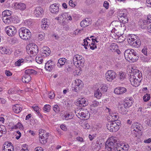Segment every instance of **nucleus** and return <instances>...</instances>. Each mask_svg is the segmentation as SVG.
I'll return each instance as SVG.
<instances>
[{
  "label": "nucleus",
  "instance_id": "09e8293b",
  "mask_svg": "<svg viewBox=\"0 0 151 151\" xmlns=\"http://www.w3.org/2000/svg\"><path fill=\"white\" fill-rule=\"evenodd\" d=\"M100 88V91L102 93H104L106 91L108 87L105 85H103Z\"/></svg>",
  "mask_w": 151,
  "mask_h": 151
},
{
  "label": "nucleus",
  "instance_id": "2eb2a0df",
  "mask_svg": "<svg viewBox=\"0 0 151 151\" xmlns=\"http://www.w3.org/2000/svg\"><path fill=\"white\" fill-rule=\"evenodd\" d=\"M55 64L52 60L48 61L46 63L45 65V68L46 70L50 71L54 68Z\"/></svg>",
  "mask_w": 151,
  "mask_h": 151
},
{
  "label": "nucleus",
  "instance_id": "423d86ee",
  "mask_svg": "<svg viewBox=\"0 0 151 151\" xmlns=\"http://www.w3.org/2000/svg\"><path fill=\"white\" fill-rule=\"evenodd\" d=\"M28 49V52H30L33 56L36 55L38 52L37 46L35 44H30L27 47V50Z\"/></svg>",
  "mask_w": 151,
  "mask_h": 151
},
{
  "label": "nucleus",
  "instance_id": "c03bdc74",
  "mask_svg": "<svg viewBox=\"0 0 151 151\" xmlns=\"http://www.w3.org/2000/svg\"><path fill=\"white\" fill-rule=\"evenodd\" d=\"M118 78L121 81L123 80L125 78V75L124 73L122 72H119L118 75Z\"/></svg>",
  "mask_w": 151,
  "mask_h": 151
},
{
  "label": "nucleus",
  "instance_id": "a211bd4d",
  "mask_svg": "<svg viewBox=\"0 0 151 151\" xmlns=\"http://www.w3.org/2000/svg\"><path fill=\"white\" fill-rule=\"evenodd\" d=\"M14 8L16 9H18L23 11L26 9V5L23 3L16 2L14 4Z\"/></svg>",
  "mask_w": 151,
  "mask_h": 151
},
{
  "label": "nucleus",
  "instance_id": "0eeeda50",
  "mask_svg": "<svg viewBox=\"0 0 151 151\" xmlns=\"http://www.w3.org/2000/svg\"><path fill=\"white\" fill-rule=\"evenodd\" d=\"M5 31L6 34L9 36H14L17 32L16 28L12 26H9L5 28Z\"/></svg>",
  "mask_w": 151,
  "mask_h": 151
},
{
  "label": "nucleus",
  "instance_id": "e433bc0d",
  "mask_svg": "<svg viewBox=\"0 0 151 151\" xmlns=\"http://www.w3.org/2000/svg\"><path fill=\"white\" fill-rule=\"evenodd\" d=\"M9 50L6 49L5 47H0V53L2 54H9Z\"/></svg>",
  "mask_w": 151,
  "mask_h": 151
},
{
  "label": "nucleus",
  "instance_id": "680f3d73",
  "mask_svg": "<svg viewBox=\"0 0 151 151\" xmlns=\"http://www.w3.org/2000/svg\"><path fill=\"white\" fill-rule=\"evenodd\" d=\"M69 4L70 6L73 7H75L76 6L75 3L72 0H70L69 2Z\"/></svg>",
  "mask_w": 151,
  "mask_h": 151
},
{
  "label": "nucleus",
  "instance_id": "a18cd8bd",
  "mask_svg": "<svg viewBox=\"0 0 151 151\" xmlns=\"http://www.w3.org/2000/svg\"><path fill=\"white\" fill-rule=\"evenodd\" d=\"M53 111L56 113H58L60 111L59 106L58 105H54L53 108Z\"/></svg>",
  "mask_w": 151,
  "mask_h": 151
},
{
  "label": "nucleus",
  "instance_id": "72a5a7b5",
  "mask_svg": "<svg viewBox=\"0 0 151 151\" xmlns=\"http://www.w3.org/2000/svg\"><path fill=\"white\" fill-rule=\"evenodd\" d=\"M122 104L128 109L132 105V101L129 100H125Z\"/></svg>",
  "mask_w": 151,
  "mask_h": 151
},
{
  "label": "nucleus",
  "instance_id": "f257e3e1",
  "mask_svg": "<svg viewBox=\"0 0 151 151\" xmlns=\"http://www.w3.org/2000/svg\"><path fill=\"white\" fill-rule=\"evenodd\" d=\"M20 37L24 40H29L31 37L30 31L25 27H22L19 30Z\"/></svg>",
  "mask_w": 151,
  "mask_h": 151
},
{
  "label": "nucleus",
  "instance_id": "4c0bfd02",
  "mask_svg": "<svg viewBox=\"0 0 151 151\" xmlns=\"http://www.w3.org/2000/svg\"><path fill=\"white\" fill-rule=\"evenodd\" d=\"M120 15H120V16L122 18L121 20H122L123 23H127L128 22V19L125 14L123 13L122 14H120Z\"/></svg>",
  "mask_w": 151,
  "mask_h": 151
},
{
  "label": "nucleus",
  "instance_id": "603ef678",
  "mask_svg": "<svg viewBox=\"0 0 151 151\" xmlns=\"http://www.w3.org/2000/svg\"><path fill=\"white\" fill-rule=\"evenodd\" d=\"M145 22L147 24H149L151 23V15H149L147 16V19Z\"/></svg>",
  "mask_w": 151,
  "mask_h": 151
},
{
  "label": "nucleus",
  "instance_id": "aec40b11",
  "mask_svg": "<svg viewBox=\"0 0 151 151\" xmlns=\"http://www.w3.org/2000/svg\"><path fill=\"white\" fill-rule=\"evenodd\" d=\"M134 77H130L129 80L131 84L134 86L135 87H137L140 84L141 82L140 79H135L134 78Z\"/></svg>",
  "mask_w": 151,
  "mask_h": 151
},
{
  "label": "nucleus",
  "instance_id": "473e14b6",
  "mask_svg": "<svg viewBox=\"0 0 151 151\" xmlns=\"http://www.w3.org/2000/svg\"><path fill=\"white\" fill-rule=\"evenodd\" d=\"M25 73L29 75H35L37 73V72L32 69H28L25 70Z\"/></svg>",
  "mask_w": 151,
  "mask_h": 151
},
{
  "label": "nucleus",
  "instance_id": "4468645a",
  "mask_svg": "<svg viewBox=\"0 0 151 151\" xmlns=\"http://www.w3.org/2000/svg\"><path fill=\"white\" fill-rule=\"evenodd\" d=\"M135 79H140V81H141L142 79V74L141 72L139 70H136L135 72H134L132 74L130 77H134Z\"/></svg>",
  "mask_w": 151,
  "mask_h": 151
},
{
  "label": "nucleus",
  "instance_id": "b1692460",
  "mask_svg": "<svg viewBox=\"0 0 151 151\" xmlns=\"http://www.w3.org/2000/svg\"><path fill=\"white\" fill-rule=\"evenodd\" d=\"M136 40H134L133 42L131 43V44L130 45L135 47L138 48L141 45V41L138 37Z\"/></svg>",
  "mask_w": 151,
  "mask_h": 151
},
{
  "label": "nucleus",
  "instance_id": "6e6d98bb",
  "mask_svg": "<svg viewBox=\"0 0 151 151\" xmlns=\"http://www.w3.org/2000/svg\"><path fill=\"white\" fill-rule=\"evenodd\" d=\"M150 99V96L147 94H146L145 95V96L143 97V99L144 101H148Z\"/></svg>",
  "mask_w": 151,
  "mask_h": 151
},
{
  "label": "nucleus",
  "instance_id": "f8f14e48",
  "mask_svg": "<svg viewBox=\"0 0 151 151\" xmlns=\"http://www.w3.org/2000/svg\"><path fill=\"white\" fill-rule=\"evenodd\" d=\"M133 129V131H135L138 133V134L141 133V131L142 129V126L137 122L134 123L133 124L131 127Z\"/></svg>",
  "mask_w": 151,
  "mask_h": 151
},
{
  "label": "nucleus",
  "instance_id": "a19ab883",
  "mask_svg": "<svg viewBox=\"0 0 151 151\" xmlns=\"http://www.w3.org/2000/svg\"><path fill=\"white\" fill-rule=\"evenodd\" d=\"M6 129L5 127L3 126H0V137L2 136L3 134L6 133Z\"/></svg>",
  "mask_w": 151,
  "mask_h": 151
},
{
  "label": "nucleus",
  "instance_id": "69168bd1",
  "mask_svg": "<svg viewBox=\"0 0 151 151\" xmlns=\"http://www.w3.org/2000/svg\"><path fill=\"white\" fill-rule=\"evenodd\" d=\"M32 108L37 113L38 112V111H39V110L40 109L38 106H32Z\"/></svg>",
  "mask_w": 151,
  "mask_h": 151
},
{
  "label": "nucleus",
  "instance_id": "9d476101",
  "mask_svg": "<svg viewBox=\"0 0 151 151\" xmlns=\"http://www.w3.org/2000/svg\"><path fill=\"white\" fill-rule=\"evenodd\" d=\"M75 87L73 89V90L76 92H78L80 89L82 88L83 86V82L79 79H77L75 81Z\"/></svg>",
  "mask_w": 151,
  "mask_h": 151
},
{
  "label": "nucleus",
  "instance_id": "5fc2aeb1",
  "mask_svg": "<svg viewBox=\"0 0 151 151\" xmlns=\"http://www.w3.org/2000/svg\"><path fill=\"white\" fill-rule=\"evenodd\" d=\"M12 144L10 142H6L4 144L3 146V148H7L8 147H9Z\"/></svg>",
  "mask_w": 151,
  "mask_h": 151
},
{
  "label": "nucleus",
  "instance_id": "39448f33",
  "mask_svg": "<svg viewBox=\"0 0 151 151\" xmlns=\"http://www.w3.org/2000/svg\"><path fill=\"white\" fill-rule=\"evenodd\" d=\"M42 129L39 130V140L41 143L45 144L48 141L49 134L44 133Z\"/></svg>",
  "mask_w": 151,
  "mask_h": 151
},
{
  "label": "nucleus",
  "instance_id": "9b49d317",
  "mask_svg": "<svg viewBox=\"0 0 151 151\" xmlns=\"http://www.w3.org/2000/svg\"><path fill=\"white\" fill-rule=\"evenodd\" d=\"M129 147L128 144L118 143L116 146V149L117 151H127Z\"/></svg>",
  "mask_w": 151,
  "mask_h": 151
},
{
  "label": "nucleus",
  "instance_id": "412c9836",
  "mask_svg": "<svg viewBox=\"0 0 151 151\" xmlns=\"http://www.w3.org/2000/svg\"><path fill=\"white\" fill-rule=\"evenodd\" d=\"M87 99L85 98H79L78 101V104H77L78 106L80 107H85L86 106L87 104Z\"/></svg>",
  "mask_w": 151,
  "mask_h": 151
},
{
  "label": "nucleus",
  "instance_id": "c9c22d12",
  "mask_svg": "<svg viewBox=\"0 0 151 151\" xmlns=\"http://www.w3.org/2000/svg\"><path fill=\"white\" fill-rule=\"evenodd\" d=\"M118 46L116 43H112L110 45L109 48L111 51L115 52V50L118 48Z\"/></svg>",
  "mask_w": 151,
  "mask_h": 151
},
{
  "label": "nucleus",
  "instance_id": "37998d69",
  "mask_svg": "<svg viewBox=\"0 0 151 151\" xmlns=\"http://www.w3.org/2000/svg\"><path fill=\"white\" fill-rule=\"evenodd\" d=\"M96 44L95 43L93 40H92L91 44H89V46L91 49L92 50H93L97 48Z\"/></svg>",
  "mask_w": 151,
  "mask_h": 151
},
{
  "label": "nucleus",
  "instance_id": "338daca9",
  "mask_svg": "<svg viewBox=\"0 0 151 151\" xmlns=\"http://www.w3.org/2000/svg\"><path fill=\"white\" fill-rule=\"evenodd\" d=\"M5 73L6 76H10L12 75V73L9 70H6Z\"/></svg>",
  "mask_w": 151,
  "mask_h": 151
},
{
  "label": "nucleus",
  "instance_id": "bb28decb",
  "mask_svg": "<svg viewBox=\"0 0 151 151\" xmlns=\"http://www.w3.org/2000/svg\"><path fill=\"white\" fill-rule=\"evenodd\" d=\"M127 108L124 106L123 104H122L119 108V111L121 114H126L127 111Z\"/></svg>",
  "mask_w": 151,
  "mask_h": 151
},
{
  "label": "nucleus",
  "instance_id": "1a4fd4ad",
  "mask_svg": "<svg viewBox=\"0 0 151 151\" xmlns=\"http://www.w3.org/2000/svg\"><path fill=\"white\" fill-rule=\"evenodd\" d=\"M116 125L112 122H110L106 124L107 128L111 132H115L119 130L118 126Z\"/></svg>",
  "mask_w": 151,
  "mask_h": 151
},
{
  "label": "nucleus",
  "instance_id": "ea45409f",
  "mask_svg": "<svg viewBox=\"0 0 151 151\" xmlns=\"http://www.w3.org/2000/svg\"><path fill=\"white\" fill-rule=\"evenodd\" d=\"M101 95L102 93L100 91V89L98 88L94 93V96L98 99H100Z\"/></svg>",
  "mask_w": 151,
  "mask_h": 151
},
{
  "label": "nucleus",
  "instance_id": "7c9ffc66",
  "mask_svg": "<svg viewBox=\"0 0 151 151\" xmlns=\"http://www.w3.org/2000/svg\"><path fill=\"white\" fill-rule=\"evenodd\" d=\"M11 18L12 17L6 16H2V19L5 23L9 24L11 23Z\"/></svg>",
  "mask_w": 151,
  "mask_h": 151
},
{
  "label": "nucleus",
  "instance_id": "cd10ccee",
  "mask_svg": "<svg viewBox=\"0 0 151 151\" xmlns=\"http://www.w3.org/2000/svg\"><path fill=\"white\" fill-rule=\"evenodd\" d=\"M31 80V77L30 75H27L25 73L22 78V81L25 83H28Z\"/></svg>",
  "mask_w": 151,
  "mask_h": 151
},
{
  "label": "nucleus",
  "instance_id": "c85d7f7f",
  "mask_svg": "<svg viewBox=\"0 0 151 151\" xmlns=\"http://www.w3.org/2000/svg\"><path fill=\"white\" fill-rule=\"evenodd\" d=\"M138 38L137 36L135 35H131L129 37L128 39V42L129 45L133 42L134 40H136Z\"/></svg>",
  "mask_w": 151,
  "mask_h": 151
},
{
  "label": "nucleus",
  "instance_id": "c756f323",
  "mask_svg": "<svg viewBox=\"0 0 151 151\" xmlns=\"http://www.w3.org/2000/svg\"><path fill=\"white\" fill-rule=\"evenodd\" d=\"M88 19H85L82 21L80 23V25L81 27H84L89 26L91 24V22L88 21Z\"/></svg>",
  "mask_w": 151,
  "mask_h": 151
},
{
  "label": "nucleus",
  "instance_id": "8fccbe9b",
  "mask_svg": "<svg viewBox=\"0 0 151 151\" xmlns=\"http://www.w3.org/2000/svg\"><path fill=\"white\" fill-rule=\"evenodd\" d=\"M36 60L37 63L40 64L42 63L43 60L42 57L37 56L36 58Z\"/></svg>",
  "mask_w": 151,
  "mask_h": 151
},
{
  "label": "nucleus",
  "instance_id": "79ce46f5",
  "mask_svg": "<svg viewBox=\"0 0 151 151\" xmlns=\"http://www.w3.org/2000/svg\"><path fill=\"white\" fill-rule=\"evenodd\" d=\"M147 46L149 47L148 45L146 44L144 46V48L142 50V52L145 55H147Z\"/></svg>",
  "mask_w": 151,
  "mask_h": 151
},
{
  "label": "nucleus",
  "instance_id": "4d7b16f0",
  "mask_svg": "<svg viewBox=\"0 0 151 151\" xmlns=\"http://www.w3.org/2000/svg\"><path fill=\"white\" fill-rule=\"evenodd\" d=\"M112 122H113L114 123H115L117 125H116L118 126L119 129L121 127V122L120 120H116Z\"/></svg>",
  "mask_w": 151,
  "mask_h": 151
},
{
  "label": "nucleus",
  "instance_id": "f3484780",
  "mask_svg": "<svg viewBox=\"0 0 151 151\" xmlns=\"http://www.w3.org/2000/svg\"><path fill=\"white\" fill-rule=\"evenodd\" d=\"M34 13L36 17H40L43 14V9L40 7H37L35 9Z\"/></svg>",
  "mask_w": 151,
  "mask_h": 151
},
{
  "label": "nucleus",
  "instance_id": "864d4df0",
  "mask_svg": "<svg viewBox=\"0 0 151 151\" xmlns=\"http://www.w3.org/2000/svg\"><path fill=\"white\" fill-rule=\"evenodd\" d=\"M45 33L43 32H41L39 34V39L40 40H43L45 36Z\"/></svg>",
  "mask_w": 151,
  "mask_h": 151
},
{
  "label": "nucleus",
  "instance_id": "dca6fc26",
  "mask_svg": "<svg viewBox=\"0 0 151 151\" xmlns=\"http://www.w3.org/2000/svg\"><path fill=\"white\" fill-rule=\"evenodd\" d=\"M131 51L132 52L131 61L132 62H134L138 59L139 55L137 52L134 50L131 49Z\"/></svg>",
  "mask_w": 151,
  "mask_h": 151
},
{
  "label": "nucleus",
  "instance_id": "e2e57ef3",
  "mask_svg": "<svg viewBox=\"0 0 151 151\" xmlns=\"http://www.w3.org/2000/svg\"><path fill=\"white\" fill-rule=\"evenodd\" d=\"M109 3L106 1H105L103 4V6L106 9H108L109 8Z\"/></svg>",
  "mask_w": 151,
  "mask_h": 151
},
{
  "label": "nucleus",
  "instance_id": "a878e982",
  "mask_svg": "<svg viewBox=\"0 0 151 151\" xmlns=\"http://www.w3.org/2000/svg\"><path fill=\"white\" fill-rule=\"evenodd\" d=\"M12 108L14 111L17 114L19 113L22 110V108L18 104L13 106Z\"/></svg>",
  "mask_w": 151,
  "mask_h": 151
},
{
  "label": "nucleus",
  "instance_id": "20e7f679",
  "mask_svg": "<svg viewBox=\"0 0 151 151\" xmlns=\"http://www.w3.org/2000/svg\"><path fill=\"white\" fill-rule=\"evenodd\" d=\"M73 63L76 67H78L81 66H84V61L82 56L78 55H76L73 56Z\"/></svg>",
  "mask_w": 151,
  "mask_h": 151
},
{
  "label": "nucleus",
  "instance_id": "6ab92c4d",
  "mask_svg": "<svg viewBox=\"0 0 151 151\" xmlns=\"http://www.w3.org/2000/svg\"><path fill=\"white\" fill-rule=\"evenodd\" d=\"M127 91V89L124 87L116 88L114 90V93L117 94H122L125 93Z\"/></svg>",
  "mask_w": 151,
  "mask_h": 151
},
{
  "label": "nucleus",
  "instance_id": "de8ad7c7",
  "mask_svg": "<svg viewBox=\"0 0 151 151\" xmlns=\"http://www.w3.org/2000/svg\"><path fill=\"white\" fill-rule=\"evenodd\" d=\"M51 106L48 104H46L43 107V110L47 112H48L50 111V109Z\"/></svg>",
  "mask_w": 151,
  "mask_h": 151
},
{
  "label": "nucleus",
  "instance_id": "3c124183",
  "mask_svg": "<svg viewBox=\"0 0 151 151\" xmlns=\"http://www.w3.org/2000/svg\"><path fill=\"white\" fill-rule=\"evenodd\" d=\"M99 104V102L96 101H94L91 104V107H95L98 106Z\"/></svg>",
  "mask_w": 151,
  "mask_h": 151
},
{
  "label": "nucleus",
  "instance_id": "ddd939ff",
  "mask_svg": "<svg viewBox=\"0 0 151 151\" xmlns=\"http://www.w3.org/2000/svg\"><path fill=\"white\" fill-rule=\"evenodd\" d=\"M50 12L55 14H57L59 12V4L55 3L50 6Z\"/></svg>",
  "mask_w": 151,
  "mask_h": 151
},
{
  "label": "nucleus",
  "instance_id": "2f4dec72",
  "mask_svg": "<svg viewBox=\"0 0 151 151\" xmlns=\"http://www.w3.org/2000/svg\"><path fill=\"white\" fill-rule=\"evenodd\" d=\"M73 115L72 113H67L63 116V118L64 119L68 120L73 119Z\"/></svg>",
  "mask_w": 151,
  "mask_h": 151
},
{
  "label": "nucleus",
  "instance_id": "13d9d810",
  "mask_svg": "<svg viewBox=\"0 0 151 151\" xmlns=\"http://www.w3.org/2000/svg\"><path fill=\"white\" fill-rule=\"evenodd\" d=\"M67 14L66 13L62 14L59 15V17L62 20H65L66 19Z\"/></svg>",
  "mask_w": 151,
  "mask_h": 151
},
{
  "label": "nucleus",
  "instance_id": "f704fd0d",
  "mask_svg": "<svg viewBox=\"0 0 151 151\" xmlns=\"http://www.w3.org/2000/svg\"><path fill=\"white\" fill-rule=\"evenodd\" d=\"M12 12L8 10H6L2 12V16H6L7 17H11Z\"/></svg>",
  "mask_w": 151,
  "mask_h": 151
},
{
  "label": "nucleus",
  "instance_id": "5701e85b",
  "mask_svg": "<svg viewBox=\"0 0 151 151\" xmlns=\"http://www.w3.org/2000/svg\"><path fill=\"white\" fill-rule=\"evenodd\" d=\"M132 53L131 49H127L125 51L124 56L126 60H131Z\"/></svg>",
  "mask_w": 151,
  "mask_h": 151
},
{
  "label": "nucleus",
  "instance_id": "49530a36",
  "mask_svg": "<svg viewBox=\"0 0 151 151\" xmlns=\"http://www.w3.org/2000/svg\"><path fill=\"white\" fill-rule=\"evenodd\" d=\"M46 50H45L43 51L42 54L45 55V56L49 55L50 53V51L48 48L46 47Z\"/></svg>",
  "mask_w": 151,
  "mask_h": 151
},
{
  "label": "nucleus",
  "instance_id": "393cba45",
  "mask_svg": "<svg viewBox=\"0 0 151 151\" xmlns=\"http://www.w3.org/2000/svg\"><path fill=\"white\" fill-rule=\"evenodd\" d=\"M92 42V40H91L89 37H87L83 40V42L82 43V45L84 46V48L86 49H87V46L88 47L89 44H91Z\"/></svg>",
  "mask_w": 151,
  "mask_h": 151
},
{
  "label": "nucleus",
  "instance_id": "0e129e2a",
  "mask_svg": "<svg viewBox=\"0 0 151 151\" xmlns=\"http://www.w3.org/2000/svg\"><path fill=\"white\" fill-rule=\"evenodd\" d=\"M47 19H44L42 20L41 24H48Z\"/></svg>",
  "mask_w": 151,
  "mask_h": 151
},
{
  "label": "nucleus",
  "instance_id": "052dcab7",
  "mask_svg": "<svg viewBox=\"0 0 151 151\" xmlns=\"http://www.w3.org/2000/svg\"><path fill=\"white\" fill-rule=\"evenodd\" d=\"M113 119L114 120H117V119L119 118V116L117 114H113L112 115H111Z\"/></svg>",
  "mask_w": 151,
  "mask_h": 151
},
{
  "label": "nucleus",
  "instance_id": "7ed1b4c3",
  "mask_svg": "<svg viewBox=\"0 0 151 151\" xmlns=\"http://www.w3.org/2000/svg\"><path fill=\"white\" fill-rule=\"evenodd\" d=\"M76 116L80 119L82 118L84 120L88 119L90 117V114L87 109H82L81 108H77L75 110Z\"/></svg>",
  "mask_w": 151,
  "mask_h": 151
},
{
  "label": "nucleus",
  "instance_id": "f03ea898",
  "mask_svg": "<svg viewBox=\"0 0 151 151\" xmlns=\"http://www.w3.org/2000/svg\"><path fill=\"white\" fill-rule=\"evenodd\" d=\"M118 143L116 140L113 137H110L106 141L105 146L109 151H113L114 148L116 149V146Z\"/></svg>",
  "mask_w": 151,
  "mask_h": 151
},
{
  "label": "nucleus",
  "instance_id": "4be33fe9",
  "mask_svg": "<svg viewBox=\"0 0 151 151\" xmlns=\"http://www.w3.org/2000/svg\"><path fill=\"white\" fill-rule=\"evenodd\" d=\"M67 63V60L66 59L64 58H60L58 60L57 65L59 68H60Z\"/></svg>",
  "mask_w": 151,
  "mask_h": 151
},
{
  "label": "nucleus",
  "instance_id": "774afa93",
  "mask_svg": "<svg viewBox=\"0 0 151 151\" xmlns=\"http://www.w3.org/2000/svg\"><path fill=\"white\" fill-rule=\"evenodd\" d=\"M146 3L147 6L151 7V0H147Z\"/></svg>",
  "mask_w": 151,
  "mask_h": 151
},
{
  "label": "nucleus",
  "instance_id": "6e6552de",
  "mask_svg": "<svg viewBox=\"0 0 151 151\" xmlns=\"http://www.w3.org/2000/svg\"><path fill=\"white\" fill-rule=\"evenodd\" d=\"M115 72L112 70H108L105 74V77L107 81H112L116 76Z\"/></svg>",
  "mask_w": 151,
  "mask_h": 151
},
{
  "label": "nucleus",
  "instance_id": "58836bf2",
  "mask_svg": "<svg viewBox=\"0 0 151 151\" xmlns=\"http://www.w3.org/2000/svg\"><path fill=\"white\" fill-rule=\"evenodd\" d=\"M25 60L22 58H21L18 60L15 63V65L19 66L22 65L23 63H25Z\"/></svg>",
  "mask_w": 151,
  "mask_h": 151
},
{
  "label": "nucleus",
  "instance_id": "bf43d9fd",
  "mask_svg": "<svg viewBox=\"0 0 151 151\" xmlns=\"http://www.w3.org/2000/svg\"><path fill=\"white\" fill-rule=\"evenodd\" d=\"M22 52L19 50H16L15 52V55L17 56H19L22 55Z\"/></svg>",
  "mask_w": 151,
  "mask_h": 151
}]
</instances>
